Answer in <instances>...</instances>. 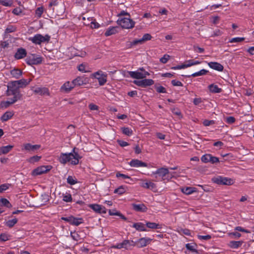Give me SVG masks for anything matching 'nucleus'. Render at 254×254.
<instances>
[{
  "mask_svg": "<svg viewBox=\"0 0 254 254\" xmlns=\"http://www.w3.org/2000/svg\"><path fill=\"white\" fill-rule=\"evenodd\" d=\"M75 148L73 149L72 152L68 153H62L59 157V162L63 164L70 162L72 165H77L79 163V159L81 158L77 152H74Z\"/></svg>",
  "mask_w": 254,
  "mask_h": 254,
  "instance_id": "f257e3e1",
  "label": "nucleus"
},
{
  "mask_svg": "<svg viewBox=\"0 0 254 254\" xmlns=\"http://www.w3.org/2000/svg\"><path fill=\"white\" fill-rule=\"evenodd\" d=\"M130 17L120 18L118 19L117 23L124 29H132L134 27L135 22Z\"/></svg>",
  "mask_w": 254,
  "mask_h": 254,
  "instance_id": "f03ea898",
  "label": "nucleus"
},
{
  "mask_svg": "<svg viewBox=\"0 0 254 254\" xmlns=\"http://www.w3.org/2000/svg\"><path fill=\"white\" fill-rule=\"evenodd\" d=\"M170 172L167 168L161 167L158 169L156 171L152 173L151 176H154L156 180L158 179V177L161 178V181L167 180L168 175Z\"/></svg>",
  "mask_w": 254,
  "mask_h": 254,
  "instance_id": "7ed1b4c3",
  "label": "nucleus"
},
{
  "mask_svg": "<svg viewBox=\"0 0 254 254\" xmlns=\"http://www.w3.org/2000/svg\"><path fill=\"white\" fill-rule=\"evenodd\" d=\"M50 40V36L49 35L43 36L40 34H36L34 37L29 38L30 41L37 45H40L42 43H48Z\"/></svg>",
  "mask_w": 254,
  "mask_h": 254,
  "instance_id": "20e7f679",
  "label": "nucleus"
},
{
  "mask_svg": "<svg viewBox=\"0 0 254 254\" xmlns=\"http://www.w3.org/2000/svg\"><path fill=\"white\" fill-rule=\"evenodd\" d=\"M25 62L29 65H37L42 62V58L36 54H30L27 56Z\"/></svg>",
  "mask_w": 254,
  "mask_h": 254,
  "instance_id": "39448f33",
  "label": "nucleus"
},
{
  "mask_svg": "<svg viewBox=\"0 0 254 254\" xmlns=\"http://www.w3.org/2000/svg\"><path fill=\"white\" fill-rule=\"evenodd\" d=\"M212 181L213 183L220 185L229 186L234 184V181L232 179L220 176L213 178Z\"/></svg>",
  "mask_w": 254,
  "mask_h": 254,
  "instance_id": "423d86ee",
  "label": "nucleus"
},
{
  "mask_svg": "<svg viewBox=\"0 0 254 254\" xmlns=\"http://www.w3.org/2000/svg\"><path fill=\"white\" fill-rule=\"evenodd\" d=\"M91 77L97 79L100 86L104 85L107 81V74L104 73L102 70H98L92 73Z\"/></svg>",
  "mask_w": 254,
  "mask_h": 254,
  "instance_id": "0eeeda50",
  "label": "nucleus"
},
{
  "mask_svg": "<svg viewBox=\"0 0 254 254\" xmlns=\"http://www.w3.org/2000/svg\"><path fill=\"white\" fill-rule=\"evenodd\" d=\"M19 87L14 83V81H11L8 83L7 85V95L11 94H21L19 91Z\"/></svg>",
  "mask_w": 254,
  "mask_h": 254,
  "instance_id": "6e6552de",
  "label": "nucleus"
},
{
  "mask_svg": "<svg viewBox=\"0 0 254 254\" xmlns=\"http://www.w3.org/2000/svg\"><path fill=\"white\" fill-rule=\"evenodd\" d=\"M128 73L132 78L137 79H143L150 75V73L146 71H144V72H140L138 70L135 71H128Z\"/></svg>",
  "mask_w": 254,
  "mask_h": 254,
  "instance_id": "1a4fd4ad",
  "label": "nucleus"
},
{
  "mask_svg": "<svg viewBox=\"0 0 254 254\" xmlns=\"http://www.w3.org/2000/svg\"><path fill=\"white\" fill-rule=\"evenodd\" d=\"M62 219L68 222L71 225L75 226H78L83 223V219L82 218H75L71 215L66 217H62Z\"/></svg>",
  "mask_w": 254,
  "mask_h": 254,
  "instance_id": "9d476101",
  "label": "nucleus"
},
{
  "mask_svg": "<svg viewBox=\"0 0 254 254\" xmlns=\"http://www.w3.org/2000/svg\"><path fill=\"white\" fill-rule=\"evenodd\" d=\"M51 169V166H42L34 169L32 172V175L34 176L40 175L47 173Z\"/></svg>",
  "mask_w": 254,
  "mask_h": 254,
  "instance_id": "9b49d317",
  "label": "nucleus"
},
{
  "mask_svg": "<svg viewBox=\"0 0 254 254\" xmlns=\"http://www.w3.org/2000/svg\"><path fill=\"white\" fill-rule=\"evenodd\" d=\"M154 83L153 80L151 79H144L141 80H134L133 83L138 86L141 87H146L153 85Z\"/></svg>",
  "mask_w": 254,
  "mask_h": 254,
  "instance_id": "f8f14e48",
  "label": "nucleus"
},
{
  "mask_svg": "<svg viewBox=\"0 0 254 254\" xmlns=\"http://www.w3.org/2000/svg\"><path fill=\"white\" fill-rule=\"evenodd\" d=\"M31 90L35 94H38L41 96H49L50 92L48 88L32 87Z\"/></svg>",
  "mask_w": 254,
  "mask_h": 254,
  "instance_id": "ddd939ff",
  "label": "nucleus"
},
{
  "mask_svg": "<svg viewBox=\"0 0 254 254\" xmlns=\"http://www.w3.org/2000/svg\"><path fill=\"white\" fill-rule=\"evenodd\" d=\"M74 87L85 85L88 83V79L84 76H78L72 81Z\"/></svg>",
  "mask_w": 254,
  "mask_h": 254,
  "instance_id": "4468645a",
  "label": "nucleus"
},
{
  "mask_svg": "<svg viewBox=\"0 0 254 254\" xmlns=\"http://www.w3.org/2000/svg\"><path fill=\"white\" fill-rule=\"evenodd\" d=\"M131 243H133V242L132 241ZM134 245V244H131V242L130 241L125 240L123 241L122 243L117 244L116 245H113V246H112V248L118 249L124 248L126 250H128L129 249V247Z\"/></svg>",
  "mask_w": 254,
  "mask_h": 254,
  "instance_id": "2eb2a0df",
  "label": "nucleus"
},
{
  "mask_svg": "<svg viewBox=\"0 0 254 254\" xmlns=\"http://www.w3.org/2000/svg\"><path fill=\"white\" fill-rule=\"evenodd\" d=\"M89 207L97 213L100 214L106 213V208L102 205L98 204H91L89 205Z\"/></svg>",
  "mask_w": 254,
  "mask_h": 254,
  "instance_id": "dca6fc26",
  "label": "nucleus"
},
{
  "mask_svg": "<svg viewBox=\"0 0 254 254\" xmlns=\"http://www.w3.org/2000/svg\"><path fill=\"white\" fill-rule=\"evenodd\" d=\"M23 148L22 150H25L29 152H34L35 151L38 150L40 147L41 145L38 144L32 145L30 143H25L23 145Z\"/></svg>",
  "mask_w": 254,
  "mask_h": 254,
  "instance_id": "f3484780",
  "label": "nucleus"
},
{
  "mask_svg": "<svg viewBox=\"0 0 254 254\" xmlns=\"http://www.w3.org/2000/svg\"><path fill=\"white\" fill-rule=\"evenodd\" d=\"M129 165L133 167H147L148 165L146 163L142 162L138 159H132L129 163Z\"/></svg>",
  "mask_w": 254,
  "mask_h": 254,
  "instance_id": "a211bd4d",
  "label": "nucleus"
},
{
  "mask_svg": "<svg viewBox=\"0 0 254 254\" xmlns=\"http://www.w3.org/2000/svg\"><path fill=\"white\" fill-rule=\"evenodd\" d=\"M74 87L72 81L71 82L66 81L61 87V91L65 93H69Z\"/></svg>",
  "mask_w": 254,
  "mask_h": 254,
  "instance_id": "6ab92c4d",
  "label": "nucleus"
},
{
  "mask_svg": "<svg viewBox=\"0 0 254 254\" xmlns=\"http://www.w3.org/2000/svg\"><path fill=\"white\" fill-rule=\"evenodd\" d=\"M151 240V239L148 238H141L136 242V245L138 248H142L150 244Z\"/></svg>",
  "mask_w": 254,
  "mask_h": 254,
  "instance_id": "aec40b11",
  "label": "nucleus"
},
{
  "mask_svg": "<svg viewBox=\"0 0 254 254\" xmlns=\"http://www.w3.org/2000/svg\"><path fill=\"white\" fill-rule=\"evenodd\" d=\"M140 186L142 188L150 189L152 190H154L156 189V184L150 181L145 182V181H142L140 183Z\"/></svg>",
  "mask_w": 254,
  "mask_h": 254,
  "instance_id": "412c9836",
  "label": "nucleus"
},
{
  "mask_svg": "<svg viewBox=\"0 0 254 254\" xmlns=\"http://www.w3.org/2000/svg\"><path fill=\"white\" fill-rule=\"evenodd\" d=\"M133 210L137 212H146L147 210V207L143 203L135 204L133 203L131 204Z\"/></svg>",
  "mask_w": 254,
  "mask_h": 254,
  "instance_id": "4be33fe9",
  "label": "nucleus"
},
{
  "mask_svg": "<svg viewBox=\"0 0 254 254\" xmlns=\"http://www.w3.org/2000/svg\"><path fill=\"white\" fill-rule=\"evenodd\" d=\"M27 52L22 48H18L14 55V58L17 60L21 59L26 56Z\"/></svg>",
  "mask_w": 254,
  "mask_h": 254,
  "instance_id": "5701e85b",
  "label": "nucleus"
},
{
  "mask_svg": "<svg viewBox=\"0 0 254 254\" xmlns=\"http://www.w3.org/2000/svg\"><path fill=\"white\" fill-rule=\"evenodd\" d=\"M31 80L32 79L29 78L28 79H21L13 81L19 88H24L30 83Z\"/></svg>",
  "mask_w": 254,
  "mask_h": 254,
  "instance_id": "b1692460",
  "label": "nucleus"
},
{
  "mask_svg": "<svg viewBox=\"0 0 254 254\" xmlns=\"http://www.w3.org/2000/svg\"><path fill=\"white\" fill-rule=\"evenodd\" d=\"M208 65L212 69L218 71H222L224 69L223 66L217 62H209L208 63Z\"/></svg>",
  "mask_w": 254,
  "mask_h": 254,
  "instance_id": "393cba45",
  "label": "nucleus"
},
{
  "mask_svg": "<svg viewBox=\"0 0 254 254\" xmlns=\"http://www.w3.org/2000/svg\"><path fill=\"white\" fill-rule=\"evenodd\" d=\"M12 77L15 79H19L22 75V71L18 68H14L10 71Z\"/></svg>",
  "mask_w": 254,
  "mask_h": 254,
  "instance_id": "a878e982",
  "label": "nucleus"
},
{
  "mask_svg": "<svg viewBox=\"0 0 254 254\" xmlns=\"http://www.w3.org/2000/svg\"><path fill=\"white\" fill-rule=\"evenodd\" d=\"M210 91L214 93H219L222 91V89L218 87L217 85L211 84L208 86Z\"/></svg>",
  "mask_w": 254,
  "mask_h": 254,
  "instance_id": "bb28decb",
  "label": "nucleus"
},
{
  "mask_svg": "<svg viewBox=\"0 0 254 254\" xmlns=\"http://www.w3.org/2000/svg\"><path fill=\"white\" fill-rule=\"evenodd\" d=\"M197 245L195 243H188L186 244V248L189 251L192 253L196 254L198 253V251L196 250Z\"/></svg>",
  "mask_w": 254,
  "mask_h": 254,
  "instance_id": "cd10ccee",
  "label": "nucleus"
},
{
  "mask_svg": "<svg viewBox=\"0 0 254 254\" xmlns=\"http://www.w3.org/2000/svg\"><path fill=\"white\" fill-rule=\"evenodd\" d=\"M13 147V145H8L0 147V155L8 153Z\"/></svg>",
  "mask_w": 254,
  "mask_h": 254,
  "instance_id": "c85d7f7f",
  "label": "nucleus"
},
{
  "mask_svg": "<svg viewBox=\"0 0 254 254\" xmlns=\"http://www.w3.org/2000/svg\"><path fill=\"white\" fill-rule=\"evenodd\" d=\"M132 227L139 231H146L147 230L144 225L142 223H135L133 224Z\"/></svg>",
  "mask_w": 254,
  "mask_h": 254,
  "instance_id": "c756f323",
  "label": "nucleus"
},
{
  "mask_svg": "<svg viewBox=\"0 0 254 254\" xmlns=\"http://www.w3.org/2000/svg\"><path fill=\"white\" fill-rule=\"evenodd\" d=\"M208 72V70L204 69H202L198 72H194L191 75H186V76L187 77H190L191 76L196 77V76H198L205 75Z\"/></svg>",
  "mask_w": 254,
  "mask_h": 254,
  "instance_id": "7c9ffc66",
  "label": "nucleus"
},
{
  "mask_svg": "<svg viewBox=\"0 0 254 254\" xmlns=\"http://www.w3.org/2000/svg\"><path fill=\"white\" fill-rule=\"evenodd\" d=\"M13 116V113L11 112H6L1 117L0 119L2 122H6L11 119Z\"/></svg>",
  "mask_w": 254,
  "mask_h": 254,
  "instance_id": "2f4dec72",
  "label": "nucleus"
},
{
  "mask_svg": "<svg viewBox=\"0 0 254 254\" xmlns=\"http://www.w3.org/2000/svg\"><path fill=\"white\" fill-rule=\"evenodd\" d=\"M243 243V241H230L229 244V246L232 249H237L239 247H241L242 244Z\"/></svg>",
  "mask_w": 254,
  "mask_h": 254,
  "instance_id": "473e14b6",
  "label": "nucleus"
},
{
  "mask_svg": "<svg viewBox=\"0 0 254 254\" xmlns=\"http://www.w3.org/2000/svg\"><path fill=\"white\" fill-rule=\"evenodd\" d=\"M146 226L148 228L152 229H161L162 228L161 224H157L154 222H147L146 223Z\"/></svg>",
  "mask_w": 254,
  "mask_h": 254,
  "instance_id": "72a5a7b5",
  "label": "nucleus"
},
{
  "mask_svg": "<svg viewBox=\"0 0 254 254\" xmlns=\"http://www.w3.org/2000/svg\"><path fill=\"white\" fill-rule=\"evenodd\" d=\"M117 27H111L109 28L105 33L106 36H109L113 34H115L117 33Z\"/></svg>",
  "mask_w": 254,
  "mask_h": 254,
  "instance_id": "f704fd0d",
  "label": "nucleus"
},
{
  "mask_svg": "<svg viewBox=\"0 0 254 254\" xmlns=\"http://www.w3.org/2000/svg\"><path fill=\"white\" fill-rule=\"evenodd\" d=\"M18 220L14 218L11 220H9L5 223V225L9 228H12L15 224L17 223Z\"/></svg>",
  "mask_w": 254,
  "mask_h": 254,
  "instance_id": "c9c22d12",
  "label": "nucleus"
},
{
  "mask_svg": "<svg viewBox=\"0 0 254 254\" xmlns=\"http://www.w3.org/2000/svg\"><path fill=\"white\" fill-rule=\"evenodd\" d=\"M121 129L123 133L127 136H129L132 134V130L129 127H122Z\"/></svg>",
  "mask_w": 254,
  "mask_h": 254,
  "instance_id": "e433bc0d",
  "label": "nucleus"
},
{
  "mask_svg": "<svg viewBox=\"0 0 254 254\" xmlns=\"http://www.w3.org/2000/svg\"><path fill=\"white\" fill-rule=\"evenodd\" d=\"M143 43L141 41V39H136L133 40L132 42H129V44H128V47L129 48L133 47L134 46H135L138 44H142Z\"/></svg>",
  "mask_w": 254,
  "mask_h": 254,
  "instance_id": "4c0bfd02",
  "label": "nucleus"
},
{
  "mask_svg": "<svg viewBox=\"0 0 254 254\" xmlns=\"http://www.w3.org/2000/svg\"><path fill=\"white\" fill-rule=\"evenodd\" d=\"M0 202L1 203V205L6 206V207L9 208L12 206L9 201L6 198H2L0 199Z\"/></svg>",
  "mask_w": 254,
  "mask_h": 254,
  "instance_id": "58836bf2",
  "label": "nucleus"
},
{
  "mask_svg": "<svg viewBox=\"0 0 254 254\" xmlns=\"http://www.w3.org/2000/svg\"><path fill=\"white\" fill-rule=\"evenodd\" d=\"M194 188L187 187L182 189V191L186 194H190L195 191Z\"/></svg>",
  "mask_w": 254,
  "mask_h": 254,
  "instance_id": "ea45409f",
  "label": "nucleus"
},
{
  "mask_svg": "<svg viewBox=\"0 0 254 254\" xmlns=\"http://www.w3.org/2000/svg\"><path fill=\"white\" fill-rule=\"evenodd\" d=\"M126 192V189L124 186H121L114 190V193L119 194H122Z\"/></svg>",
  "mask_w": 254,
  "mask_h": 254,
  "instance_id": "a19ab883",
  "label": "nucleus"
},
{
  "mask_svg": "<svg viewBox=\"0 0 254 254\" xmlns=\"http://www.w3.org/2000/svg\"><path fill=\"white\" fill-rule=\"evenodd\" d=\"M63 200L65 202H71L72 198L71 195L70 193H66L65 194H63Z\"/></svg>",
  "mask_w": 254,
  "mask_h": 254,
  "instance_id": "79ce46f5",
  "label": "nucleus"
},
{
  "mask_svg": "<svg viewBox=\"0 0 254 254\" xmlns=\"http://www.w3.org/2000/svg\"><path fill=\"white\" fill-rule=\"evenodd\" d=\"M67 183L70 185H75L77 183L76 179H74L73 177L69 176L67 178Z\"/></svg>",
  "mask_w": 254,
  "mask_h": 254,
  "instance_id": "37998d69",
  "label": "nucleus"
},
{
  "mask_svg": "<svg viewBox=\"0 0 254 254\" xmlns=\"http://www.w3.org/2000/svg\"><path fill=\"white\" fill-rule=\"evenodd\" d=\"M41 156H39L37 155L34 156L30 157L29 159L28 162L31 163H34L35 162L39 161L40 160V159H41Z\"/></svg>",
  "mask_w": 254,
  "mask_h": 254,
  "instance_id": "c03bdc74",
  "label": "nucleus"
},
{
  "mask_svg": "<svg viewBox=\"0 0 254 254\" xmlns=\"http://www.w3.org/2000/svg\"><path fill=\"white\" fill-rule=\"evenodd\" d=\"M152 38V36L150 34L146 33L143 35L142 38L141 39L142 43H144L145 42L150 40Z\"/></svg>",
  "mask_w": 254,
  "mask_h": 254,
  "instance_id": "a18cd8bd",
  "label": "nucleus"
},
{
  "mask_svg": "<svg viewBox=\"0 0 254 254\" xmlns=\"http://www.w3.org/2000/svg\"><path fill=\"white\" fill-rule=\"evenodd\" d=\"M11 186L9 184H4L0 186V193L7 190L9 187Z\"/></svg>",
  "mask_w": 254,
  "mask_h": 254,
  "instance_id": "49530a36",
  "label": "nucleus"
},
{
  "mask_svg": "<svg viewBox=\"0 0 254 254\" xmlns=\"http://www.w3.org/2000/svg\"><path fill=\"white\" fill-rule=\"evenodd\" d=\"M9 236L5 233H1L0 235V241L1 242H5L9 240Z\"/></svg>",
  "mask_w": 254,
  "mask_h": 254,
  "instance_id": "de8ad7c7",
  "label": "nucleus"
},
{
  "mask_svg": "<svg viewBox=\"0 0 254 254\" xmlns=\"http://www.w3.org/2000/svg\"><path fill=\"white\" fill-rule=\"evenodd\" d=\"M16 29L15 27H14L13 26L10 25V26H9L8 27H7L5 29V33L7 34V33H9L13 32H15L16 31Z\"/></svg>",
  "mask_w": 254,
  "mask_h": 254,
  "instance_id": "09e8293b",
  "label": "nucleus"
},
{
  "mask_svg": "<svg viewBox=\"0 0 254 254\" xmlns=\"http://www.w3.org/2000/svg\"><path fill=\"white\" fill-rule=\"evenodd\" d=\"M209 158H210V154H206L205 155H203L201 158V161L203 163H208L209 162Z\"/></svg>",
  "mask_w": 254,
  "mask_h": 254,
  "instance_id": "8fccbe9b",
  "label": "nucleus"
},
{
  "mask_svg": "<svg viewBox=\"0 0 254 254\" xmlns=\"http://www.w3.org/2000/svg\"><path fill=\"white\" fill-rule=\"evenodd\" d=\"M11 95H13V97L11 98L13 100L11 102L15 103L17 101L20 100L22 97V94H11Z\"/></svg>",
  "mask_w": 254,
  "mask_h": 254,
  "instance_id": "3c124183",
  "label": "nucleus"
},
{
  "mask_svg": "<svg viewBox=\"0 0 254 254\" xmlns=\"http://www.w3.org/2000/svg\"><path fill=\"white\" fill-rule=\"evenodd\" d=\"M155 89L156 90V91L158 93H166V90L165 88H164L162 86H157L156 85Z\"/></svg>",
  "mask_w": 254,
  "mask_h": 254,
  "instance_id": "603ef678",
  "label": "nucleus"
},
{
  "mask_svg": "<svg viewBox=\"0 0 254 254\" xmlns=\"http://www.w3.org/2000/svg\"><path fill=\"white\" fill-rule=\"evenodd\" d=\"M209 162H210L212 164H214V163H217V162H219V158L216 157H214V156H213L212 155L210 154V158H209Z\"/></svg>",
  "mask_w": 254,
  "mask_h": 254,
  "instance_id": "864d4df0",
  "label": "nucleus"
},
{
  "mask_svg": "<svg viewBox=\"0 0 254 254\" xmlns=\"http://www.w3.org/2000/svg\"><path fill=\"white\" fill-rule=\"evenodd\" d=\"M88 108L91 111H98L99 109V107L97 105L93 103L89 104Z\"/></svg>",
  "mask_w": 254,
  "mask_h": 254,
  "instance_id": "5fc2aeb1",
  "label": "nucleus"
},
{
  "mask_svg": "<svg viewBox=\"0 0 254 254\" xmlns=\"http://www.w3.org/2000/svg\"><path fill=\"white\" fill-rule=\"evenodd\" d=\"M214 124L215 121L213 120H205L203 122V125L206 127L214 125Z\"/></svg>",
  "mask_w": 254,
  "mask_h": 254,
  "instance_id": "6e6d98bb",
  "label": "nucleus"
},
{
  "mask_svg": "<svg viewBox=\"0 0 254 254\" xmlns=\"http://www.w3.org/2000/svg\"><path fill=\"white\" fill-rule=\"evenodd\" d=\"M245 40V38L244 37H236L233 38L231 39L230 40V43H234V42H241L242 41H243Z\"/></svg>",
  "mask_w": 254,
  "mask_h": 254,
  "instance_id": "4d7b16f0",
  "label": "nucleus"
},
{
  "mask_svg": "<svg viewBox=\"0 0 254 254\" xmlns=\"http://www.w3.org/2000/svg\"><path fill=\"white\" fill-rule=\"evenodd\" d=\"M170 58V56L168 55H165L163 57L160 59V61L163 64H166L167 63Z\"/></svg>",
  "mask_w": 254,
  "mask_h": 254,
  "instance_id": "13d9d810",
  "label": "nucleus"
},
{
  "mask_svg": "<svg viewBox=\"0 0 254 254\" xmlns=\"http://www.w3.org/2000/svg\"><path fill=\"white\" fill-rule=\"evenodd\" d=\"M43 7H38L35 11L36 14L39 17H41V15L42 14L43 12Z\"/></svg>",
  "mask_w": 254,
  "mask_h": 254,
  "instance_id": "bf43d9fd",
  "label": "nucleus"
},
{
  "mask_svg": "<svg viewBox=\"0 0 254 254\" xmlns=\"http://www.w3.org/2000/svg\"><path fill=\"white\" fill-rule=\"evenodd\" d=\"M236 121V119L234 117L232 116H229L226 118V121L229 124H232L234 123Z\"/></svg>",
  "mask_w": 254,
  "mask_h": 254,
  "instance_id": "052dcab7",
  "label": "nucleus"
},
{
  "mask_svg": "<svg viewBox=\"0 0 254 254\" xmlns=\"http://www.w3.org/2000/svg\"><path fill=\"white\" fill-rule=\"evenodd\" d=\"M0 3L2 5L5 6H10L12 4V2L11 1H7L6 0H0Z\"/></svg>",
  "mask_w": 254,
  "mask_h": 254,
  "instance_id": "680f3d73",
  "label": "nucleus"
},
{
  "mask_svg": "<svg viewBox=\"0 0 254 254\" xmlns=\"http://www.w3.org/2000/svg\"><path fill=\"white\" fill-rule=\"evenodd\" d=\"M171 83L173 86H183V83L180 81H177L176 80H172L171 81Z\"/></svg>",
  "mask_w": 254,
  "mask_h": 254,
  "instance_id": "e2e57ef3",
  "label": "nucleus"
},
{
  "mask_svg": "<svg viewBox=\"0 0 254 254\" xmlns=\"http://www.w3.org/2000/svg\"><path fill=\"white\" fill-rule=\"evenodd\" d=\"M197 237L199 240H209L211 238V236L209 235H207L205 236L198 235Z\"/></svg>",
  "mask_w": 254,
  "mask_h": 254,
  "instance_id": "0e129e2a",
  "label": "nucleus"
},
{
  "mask_svg": "<svg viewBox=\"0 0 254 254\" xmlns=\"http://www.w3.org/2000/svg\"><path fill=\"white\" fill-rule=\"evenodd\" d=\"M235 230L240 231V232H245V233H250V232L249 230H248L247 229H245L240 226H237V227H235Z\"/></svg>",
  "mask_w": 254,
  "mask_h": 254,
  "instance_id": "69168bd1",
  "label": "nucleus"
},
{
  "mask_svg": "<svg viewBox=\"0 0 254 254\" xmlns=\"http://www.w3.org/2000/svg\"><path fill=\"white\" fill-rule=\"evenodd\" d=\"M21 12L22 10L19 7L15 8L12 10V13L16 15H19Z\"/></svg>",
  "mask_w": 254,
  "mask_h": 254,
  "instance_id": "338daca9",
  "label": "nucleus"
},
{
  "mask_svg": "<svg viewBox=\"0 0 254 254\" xmlns=\"http://www.w3.org/2000/svg\"><path fill=\"white\" fill-rule=\"evenodd\" d=\"M117 142L118 144L122 147H125L129 145L127 142L124 140H118Z\"/></svg>",
  "mask_w": 254,
  "mask_h": 254,
  "instance_id": "774afa93",
  "label": "nucleus"
}]
</instances>
